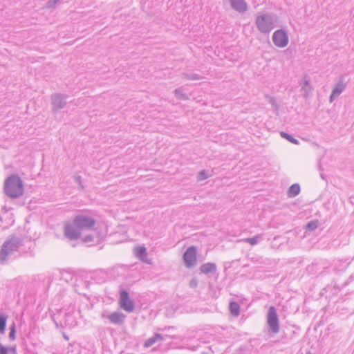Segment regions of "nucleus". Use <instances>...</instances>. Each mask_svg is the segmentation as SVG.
<instances>
[{
  "instance_id": "1",
  "label": "nucleus",
  "mask_w": 354,
  "mask_h": 354,
  "mask_svg": "<svg viewBox=\"0 0 354 354\" xmlns=\"http://www.w3.org/2000/svg\"><path fill=\"white\" fill-rule=\"evenodd\" d=\"M95 219L87 214H80L75 216L71 223L64 226V235L70 240L78 239L82 231L93 230L95 229Z\"/></svg>"
},
{
  "instance_id": "2",
  "label": "nucleus",
  "mask_w": 354,
  "mask_h": 354,
  "mask_svg": "<svg viewBox=\"0 0 354 354\" xmlns=\"http://www.w3.org/2000/svg\"><path fill=\"white\" fill-rule=\"evenodd\" d=\"M3 191L8 197L19 198L24 192L23 180L17 174L9 176L4 180Z\"/></svg>"
},
{
  "instance_id": "3",
  "label": "nucleus",
  "mask_w": 354,
  "mask_h": 354,
  "mask_svg": "<svg viewBox=\"0 0 354 354\" xmlns=\"http://www.w3.org/2000/svg\"><path fill=\"white\" fill-rule=\"evenodd\" d=\"M276 19L275 15L266 13L257 17L255 24L260 32L268 34L274 29Z\"/></svg>"
},
{
  "instance_id": "4",
  "label": "nucleus",
  "mask_w": 354,
  "mask_h": 354,
  "mask_svg": "<svg viewBox=\"0 0 354 354\" xmlns=\"http://www.w3.org/2000/svg\"><path fill=\"white\" fill-rule=\"evenodd\" d=\"M267 324L269 330L274 334L279 332L280 326L277 309L274 306H270L267 314Z\"/></svg>"
},
{
  "instance_id": "5",
  "label": "nucleus",
  "mask_w": 354,
  "mask_h": 354,
  "mask_svg": "<svg viewBox=\"0 0 354 354\" xmlns=\"http://www.w3.org/2000/svg\"><path fill=\"white\" fill-rule=\"evenodd\" d=\"M196 247L192 245L189 246L184 252L183 259L185 266L187 268H192L196 265Z\"/></svg>"
},
{
  "instance_id": "6",
  "label": "nucleus",
  "mask_w": 354,
  "mask_h": 354,
  "mask_svg": "<svg viewBox=\"0 0 354 354\" xmlns=\"http://www.w3.org/2000/svg\"><path fill=\"white\" fill-rule=\"evenodd\" d=\"M272 41L279 48L286 47L288 44L287 32L283 29L277 30L272 35Z\"/></svg>"
},
{
  "instance_id": "7",
  "label": "nucleus",
  "mask_w": 354,
  "mask_h": 354,
  "mask_svg": "<svg viewBox=\"0 0 354 354\" xmlns=\"http://www.w3.org/2000/svg\"><path fill=\"white\" fill-rule=\"evenodd\" d=\"M120 306L127 312L131 313L134 310V303L129 298V292L126 290H121L120 292Z\"/></svg>"
},
{
  "instance_id": "8",
  "label": "nucleus",
  "mask_w": 354,
  "mask_h": 354,
  "mask_svg": "<svg viewBox=\"0 0 354 354\" xmlns=\"http://www.w3.org/2000/svg\"><path fill=\"white\" fill-rule=\"evenodd\" d=\"M24 239L15 234L9 235L2 245H6V249L15 252H17L19 248L23 245Z\"/></svg>"
},
{
  "instance_id": "9",
  "label": "nucleus",
  "mask_w": 354,
  "mask_h": 354,
  "mask_svg": "<svg viewBox=\"0 0 354 354\" xmlns=\"http://www.w3.org/2000/svg\"><path fill=\"white\" fill-rule=\"evenodd\" d=\"M66 95L61 93H55L51 96L52 111H58L63 109L66 104Z\"/></svg>"
},
{
  "instance_id": "10",
  "label": "nucleus",
  "mask_w": 354,
  "mask_h": 354,
  "mask_svg": "<svg viewBox=\"0 0 354 354\" xmlns=\"http://www.w3.org/2000/svg\"><path fill=\"white\" fill-rule=\"evenodd\" d=\"M6 245H2L0 249V263L2 265L7 264L9 261L15 259V252L6 249Z\"/></svg>"
},
{
  "instance_id": "11",
  "label": "nucleus",
  "mask_w": 354,
  "mask_h": 354,
  "mask_svg": "<svg viewBox=\"0 0 354 354\" xmlns=\"http://www.w3.org/2000/svg\"><path fill=\"white\" fill-rule=\"evenodd\" d=\"M231 8L239 12L244 13L248 10L247 3L244 0H229Z\"/></svg>"
},
{
  "instance_id": "12",
  "label": "nucleus",
  "mask_w": 354,
  "mask_h": 354,
  "mask_svg": "<svg viewBox=\"0 0 354 354\" xmlns=\"http://www.w3.org/2000/svg\"><path fill=\"white\" fill-rule=\"evenodd\" d=\"M106 317L111 323L120 326L124 323L126 316L122 313L114 312Z\"/></svg>"
},
{
  "instance_id": "13",
  "label": "nucleus",
  "mask_w": 354,
  "mask_h": 354,
  "mask_svg": "<svg viewBox=\"0 0 354 354\" xmlns=\"http://www.w3.org/2000/svg\"><path fill=\"white\" fill-rule=\"evenodd\" d=\"M199 270L202 274H214L216 272L217 267L215 263L208 262L201 266Z\"/></svg>"
},
{
  "instance_id": "14",
  "label": "nucleus",
  "mask_w": 354,
  "mask_h": 354,
  "mask_svg": "<svg viewBox=\"0 0 354 354\" xmlns=\"http://www.w3.org/2000/svg\"><path fill=\"white\" fill-rule=\"evenodd\" d=\"M135 254L140 260L147 263H150L147 259V249L145 246H138L135 248Z\"/></svg>"
},
{
  "instance_id": "15",
  "label": "nucleus",
  "mask_w": 354,
  "mask_h": 354,
  "mask_svg": "<svg viewBox=\"0 0 354 354\" xmlns=\"http://www.w3.org/2000/svg\"><path fill=\"white\" fill-rule=\"evenodd\" d=\"M165 339L164 337L161 335V334H159V333H155L153 335V336H152L151 337H149V339H147L145 344H144V346L145 348H149V347H151V346H153L156 342H158V341H163Z\"/></svg>"
},
{
  "instance_id": "16",
  "label": "nucleus",
  "mask_w": 354,
  "mask_h": 354,
  "mask_svg": "<svg viewBox=\"0 0 354 354\" xmlns=\"http://www.w3.org/2000/svg\"><path fill=\"white\" fill-rule=\"evenodd\" d=\"M8 315L0 310V334L3 335L6 332V323Z\"/></svg>"
},
{
  "instance_id": "17",
  "label": "nucleus",
  "mask_w": 354,
  "mask_h": 354,
  "mask_svg": "<svg viewBox=\"0 0 354 354\" xmlns=\"http://www.w3.org/2000/svg\"><path fill=\"white\" fill-rule=\"evenodd\" d=\"M313 88L310 85V78L307 75H305L301 84V90L308 93L312 91Z\"/></svg>"
},
{
  "instance_id": "18",
  "label": "nucleus",
  "mask_w": 354,
  "mask_h": 354,
  "mask_svg": "<svg viewBox=\"0 0 354 354\" xmlns=\"http://www.w3.org/2000/svg\"><path fill=\"white\" fill-rule=\"evenodd\" d=\"M300 192V186L297 183L292 185L288 190V196L289 197H295Z\"/></svg>"
},
{
  "instance_id": "19",
  "label": "nucleus",
  "mask_w": 354,
  "mask_h": 354,
  "mask_svg": "<svg viewBox=\"0 0 354 354\" xmlns=\"http://www.w3.org/2000/svg\"><path fill=\"white\" fill-rule=\"evenodd\" d=\"M16 354L17 353V348L16 346L7 347L3 345L0 342V354Z\"/></svg>"
},
{
  "instance_id": "20",
  "label": "nucleus",
  "mask_w": 354,
  "mask_h": 354,
  "mask_svg": "<svg viewBox=\"0 0 354 354\" xmlns=\"http://www.w3.org/2000/svg\"><path fill=\"white\" fill-rule=\"evenodd\" d=\"M345 88L346 85L343 83L342 80H341L335 84L332 92L333 93V95H337L339 96L343 92Z\"/></svg>"
},
{
  "instance_id": "21",
  "label": "nucleus",
  "mask_w": 354,
  "mask_h": 354,
  "mask_svg": "<svg viewBox=\"0 0 354 354\" xmlns=\"http://www.w3.org/2000/svg\"><path fill=\"white\" fill-rule=\"evenodd\" d=\"M230 311L234 316H238L240 313V306L236 301H231L230 303Z\"/></svg>"
},
{
  "instance_id": "22",
  "label": "nucleus",
  "mask_w": 354,
  "mask_h": 354,
  "mask_svg": "<svg viewBox=\"0 0 354 354\" xmlns=\"http://www.w3.org/2000/svg\"><path fill=\"white\" fill-rule=\"evenodd\" d=\"M182 77H183V78L188 80H201L203 78L198 74L194 73H183L182 74Z\"/></svg>"
},
{
  "instance_id": "23",
  "label": "nucleus",
  "mask_w": 354,
  "mask_h": 354,
  "mask_svg": "<svg viewBox=\"0 0 354 354\" xmlns=\"http://www.w3.org/2000/svg\"><path fill=\"white\" fill-rule=\"evenodd\" d=\"M174 92L175 97L178 100H187L188 99L187 95L183 92L182 87L176 88Z\"/></svg>"
},
{
  "instance_id": "24",
  "label": "nucleus",
  "mask_w": 354,
  "mask_h": 354,
  "mask_svg": "<svg viewBox=\"0 0 354 354\" xmlns=\"http://www.w3.org/2000/svg\"><path fill=\"white\" fill-rule=\"evenodd\" d=\"M263 237L262 234H257L253 237L246 238L243 240L244 242L250 243L252 245H256L258 241Z\"/></svg>"
},
{
  "instance_id": "25",
  "label": "nucleus",
  "mask_w": 354,
  "mask_h": 354,
  "mask_svg": "<svg viewBox=\"0 0 354 354\" xmlns=\"http://www.w3.org/2000/svg\"><path fill=\"white\" fill-rule=\"evenodd\" d=\"M280 135H281V136L283 138L286 139L287 140H288L290 142H291L292 144H295V145H298L299 144L298 140H297L296 138H293L292 136L288 134L286 132L281 131L280 133Z\"/></svg>"
},
{
  "instance_id": "26",
  "label": "nucleus",
  "mask_w": 354,
  "mask_h": 354,
  "mask_svg": "<svg viewBox=\"0 0 354 354\" xmlns=\"http://www.w3.org/2000/svg\"><path fill=\"white\" fill-rule=\"evenodd\" d=\"M319 221L318 220H313L308 222L306 225V229L307 231L313 232L318 227Z\"/></svg>"
},
{
  "instance_id": "27",
  "label": "nucleus",
  "mask_w": 354,
  "mask_h": 354,
  "mask_svg": "<svg viewBox=\"0 0 354 354\" xmlns=\"http://www.w3.org/2000/svg\"><path fill=\"white\" fill-rule=\"evenodd\" d=\"M10 333H9V339L11 341H14L16 338V326L15 322H12V324L9 327Z\"/></svg>"
},
{
  "instance_id": "28",
  "label": "nucleus",
  "mask_w": 354,
  "mask_h": 354,
  "mask_svg": "<svg viewBox=\"0 0 354 354\" xmlns=\"http://www.w3.org/2000/svg\"><path fill=\"white\" fill-rule=\"evenodd\" d=\"M209 176L207 171L206 170L203 169L198 174L197 179H198V180L201 181V180H203L208 178Z\"/></svg>"
},
{
  "instance_id": "29",
  "label": "nucleus",
  "mask_w": 354,
  "mask_h": 354,
  "mask_svg": "<svg viewBox=\"0 0 354 354\" xmlns=\"http://www.w3.org/2000/svg\"><path fill=\"white\" fill-rule=\"evenodd\" d=\"M60 0H49L46 3V8H53L55 7V5L59 3Z\"/></svg>"
},
{
  "instance_id": "30",
  "label": "nucleus",
  "mask_w": 354,
  "mask_h": 354,
  "mask_svg": "<svg viewBox=\"0 0 354 354\" xmlns=\"http://www.w3.org/2000/svg\"><path fill=\"white\" fill-rule=\"evenodd\" d=\"M75 183L80 186L81 189H84V185L82 184V179L80 176H77L75 177Z\"/></svg>"
},
{
  "instance_id": "31",
  "label": "nucleus",
  "mask_w": 354,
  "mask_h": 354,
  "mask_svg": "<svg viewBox=\"0 0 354 354\" xmlns=\"http://www.w3.org/2000/svg\"><path fill=\"white\" fill-rule=\"evenodd\" d=\"M189 285L190 288H196L198 286V280L196 278L192 279L191 281H189Z\"/></svg>"
},
{
  "instance_id": "32",
  "label": "nucleus",
  "mask_w": 354,
  "mask_h": 354,
  "mask_svg": "<svg viewBox=\"0 0 354 354\" xmlns=\"http://www.w3.org/2000/svg\"><path fill=\"white\" fill-rule=\"evenodd\" d=\"M93 241V236L91 234H88L83 238V241L85 243L91 242Z\"/></svg>"
},
{
  "instance_id": "33",
  "label": "nucleus",
  "mask_w": 354,
  "mask_h": 354,
  "mask_svg": "<svg viewBox=\"0 0 354 354\" xmlns=\"http://www.w3.org/2000/svg\"><path fill=\"white\" fill-rule=\"evenodd\" d=\"M338 96L337 95H333V93L332 92L330 97H329V100H330V102H332L335 98L337 97Z\"/></svg>"
},
{
  "instance_id": "34",
  "label": "nucleus",
  "mask_w": 354,
  "mask_h": 354,
  "mask_svg": "<svg viewBox=\"0 0 354 354\" xmlns=\"http://www.w3.org/2000/svg\"><path fill=\"white\" fill-rule=\"evenodd\" d=\"M269 99H270L269 102H270V103L272 104V106H276L277 105L275 100L273 97H270Z\"/></svg>"
},
{
  "instance_id": "35",
  "label": "nucleus",
  "mask_w": 354,
  "mask_h": 354,
  "mask_svg": "<svg viewBox=\"0 0 354 354\" xmlns=\"http://www.w3.org/2000/svg\"><path fill=\"white\" fill-rule=\"evenodd\" d=\"M320 176L322 179H325V176L323 174H320Z\"/></svg>"
}]
</instances>
